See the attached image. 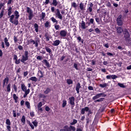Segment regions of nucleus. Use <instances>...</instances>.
<instances>
[{
    "label": "nucleus",
    "mask_w": 131,
    "mask_h": 131,
    "mask_svg": "<svg viewBox=\"0 0 131 131\" xmlns=\"http://www.w3.org/2000/svg\"><path fill=\"white\" fill-rule=\"evenodd\" d=\"M130 35H129V33L127 31V30L125 29L124 32V38H125V40L126 41H129L130 40Z\"/></svg>",
    "instance_id": "f257e3e1"
},
{
    "label": "nucleus",
    "mask_w": 131,
    "mask_h": 131,
    "mask_svg": "<svg viewBox=\"0 0 131 131\" xmlns=\"http://www.w3.org/2000/svg\"><path fill=\"white\" fill-rule=\"evenodd\" d=\"M117 24L118 26H122L123 25V19H122V15H120L117 19Z\"/></svg>",
    "instance_id": "f03ea898"
},
{
    "label": "nucleus",
    "mask_w": 131,
    "mask_h": 131,
    "mask_svg": "<svg viewBox=\"0 0 131 131\" xmlns=\"http://www.w3.org/2000/svg\"><path fill=\"white\" fill-rule=\"evenodd\" d=\"M27 12L29 14V20H32L33 18V11L29 7H27Z\"/></svg>",
    "instance_id": "7ed1b4c3"
},
{
    "label": "nucleus",
    "mask_w": 131,
    "mask_h": 131,
    "mask_svg": "<svg viewBox=\"0 0 131 131\" xmlns=\"http://www.w3.org/2000/svg\"><path fill=\"white\" fill-rule=\"evenodd\" d=\"M40 41L39 38H36V40H33L32 39H30V42H33V45H35V47L37 48L38 47V43Z\"/></svg>",
    "instance_id": "20e7f679"
},
{
    "label": "nucleus",
    "mask_w": 131,
    "mask_h": 131,
    "mask_svg": "<svg viewBox=\"0 0 131 131\" xmlns=\"http://www.w3.org/2000/svg\"><path fill=\"white\" fill-rule=\"evenodd\" d=\"M55 16H56V17H57V18L60 20H62L63 18V16H62V14H61V12H60L59 9H57L56 10Z\"/></svg>",
    "instance_id": "39448f33"
},
{
    "label": "nucleus",
    "mask_w": 131,
    "mask_h": 131,
    "mask_svg": "<svg viewBox=\"0 0 131 131\" xmlns=\"http://www.w3.org/2000/svg\"><path fill=\"white\" fill-rule=\"evenodd\" d=\"M69 103L70 104V105H71L72 106H74V105H75V98L73 96L70 97L69 98Z\"/></svg>",
    "instance_id": "423d86ee"
},
{
    "label": "nucleus",
    "mask_w": 131,
    "mask_h": 131,
    "mask_svg": "<svg viewBox=\"0 0 131 131\" xmlns=\"http://www.w3.org/2000/svg\"><path fill=\"white\" fill-rule=\"evenodd\" d=\"M59 35L61 37H66L67 36V31H65L64 30H61Z\"/></svg>",
    "instance_id": "0eeeda50"
},
{
    "label": "nucleus",
    "mask_w": 131,
    "mask_h": 131,
    "mask_svg": "<svg viewBox=\"0 0 131 131\" xmlns=\"http://www.w3.org/2000/svg\"><path fill=\"white\" fill-rule=\"evenodd\" d=\"M117 76L116 75H108L106 76V79H116L117 78Z\"/></svg>",
    "instance_id": "6e6552de"
},
{
    "label": "nucleus",
    "mask_w": 131,
    "mask_h": 131,
    "mask_svg": "<svg viewBox=\"0 0 131 131\" xmlns=\"http://www.w3.org/2000/svg\"><path fill=\"white\" fill-rule=\"evenodd\" d=\"M94 7V4L92 3L89 4V7L87 9V12H89L90 13H92L93 12V7Z\"/></svg>",
    "instance_id": "1a4fd4ad"
},
{
    "label": "nucleus",
    "mask_w": 131,
    "mask_h": 131,
    "mask_svg": "<svg viewBox=\"0 0 131 131\" xmlns=\"http://www.w3.org/2000/svg\"><path fill=\"white\" fill-rule=\"evenodd\" d=\"M81 88V85H80V83L78 82L76 85V91L77 92V94L79 93V90Z\"/></svg>",
    "instance_id": "9d476101"
},
{
    "label": "nucleus",
    "mask_w": 131,
    "mask_h": 131,
    "mask_svg": "<svg viewBox=\"0 0 131 131\" xmlns=\"http://www.w3.org/2000/svg\"><path fill=\"white\" fill-rule=\"evenodd\" d=\"M90 110V108L89 107H85V108H83L81 110V114H84L85 112H88Z\"/></svg>",
    "instance_id": "9b49d317"
},
{
    "label": "nucleus",
    "mask_w": 131,
    "mask_h": 131,
    "mask_svg": "<svg viewBox=\"0 0 131 131\" xmlns=\"http://www.w3.org/2000/svg\"><path fill=\"white\" fill-rule=\"evenodd\" d=\"M81 29H86V28H88V26H86V25H85V23L83 20L81 21Z\"/></svg>",
    "instance_id": "f8f14e48"
},
{
    "label": "nucleus",
    "mask_w": 131,
    "mask_h": 131,
    "mask_svg": "<svg viewBox=\"0 0 131 131\" xmlns=\"http://www.w3.org/2000/svg\"><path fill=\"white\" fill-rule=\"evenodd\" d=\"M42 62L45 64L47 68H50V67H51V64H50V62H48V60L47 59L43 60Z\"/></svg>",
    "instance_id": "ddd939ff"
},
{
    "label": "nucleus",
    "mask_w": 131,
    "mask_h": 131,
    "mask_svg": "<svg viewBox=\"0 0 131 131\" xmlns=\"http://www.w3.org/2000/svg\"><path fill=\"white\" fill-rule=\"evenodd\" d=\"M21 89L23 91V92H26L27 91V87L25 86V84L24 83H21Z\"/></svg>",
    "instance_id": "4468645a"
},
{
    "label": "nucleus",
    "mask_w": 131,
    "mask_h": 131,
    "mask_svg": "<svg viewBox=\"0 0 131 131\" xmlns=\"http://www.w3.org/2000/svg\"><path fill=\"white\" fill-rule=\"evenodd\" d=\"M116 29L117 30V33H122V31H123V30L122 29V28L117 27H116Z\"/></svg>",
    "instance_id": "2eb2a0df"
},
{
    "label": "nucleus",
    "mask_w": 131,
    "mask_h": 131,
    "mask_svg": "<svg viewBox=\"0 0 131 131\" xmlns=\"http://www.w3.org/2000/svg\"><path fill=\"white\" fill-rule=\"evenodd\" d=\"M60 42H61L60 40H56L54 41V43L52 44V46H54V47H57L59 46V45H60Z\"/></svg>",
    "instance_id": "dca6fc26"
},
{
    "label": "nucleus",
    "mask_w": 131,
    "mask_h": 131,
    "mask_svg": "<svg viewBox=\"0 0 131 131\" xmlns=\"http://www.w3.org/2000/svg\"><path fill=\"white\" fill-rule=\"evenodd\" d=\"M27 60H28V57L23 55L22 58L20 60V62H22V63H24V62H25V61H27Z\"/></svg>",
    "instance_id": "f3484780"
},
{
    "label": "nucleus",
    "mask_w": 131,
    "mask_h": 131,
    "mask_svg": "<svg viewBox=\"0 0 131 131\" xmlns=\"http://www.w3.org/2000/svg\"><path fill=\"white\" fill-rule=\"evenodd\" d=\"M4 41L6 47H7V48H9V47H10V43L9 42V39H8V38L5 37L4 39Z\"/></svg>",
    "instance_id": "a211bd4d"
},
{
    "label": "nucleus",
    "mask_w": 131,
    "mask_h": 131,
    "mask_svg": "<svg viewBox=\"0 0 131 131\" xmlns=\"http://www.w3.org/2000/svg\"><path fill=\"white\" fill-rule=\"evenodd\" d=\"M6 83H8V82H9V78L8 77H6L4 79V80H3V88H5V85H6Z\"/></svg>",
    "instance_id": "6ab92c4d"
},
{
    "label": "nucleus",
    "mask_w": 131,
    "mask_h": 131,
    "mask_svg": "<svg viewBox=\"0 0 131 131\" xmlns=\"http://www.w3.org/2000/svg\"><path fill=\"white\" fill-rule=\"evenodd\" d=\"M79 8L81 11H83V10H84V8H85V6H84V4H83V3H81L79 5Z\"/></svg>",
    "instance_id": "aec40b11"
},
{
    "label": "nucleus",
    "mask_w": 131,
    "mask_h": 131,
    "mask_svg": "<svg viewBox=\"0 0 131 131\" xmlns=\"http://www.w3.org/2000/svg\"><path fill=\"white\" fill-rule=\"evenodd\" d=\"M11 23L14 24V25H18L19 24V21H18V18H15L14 21L12 20V21H11Z\"/></svg>",
    "instance_id": "412c9836"
},
{
    "label": "nucleus",
    "mask_w": 131,
    "mask_h": 131,
    "mask_svg": "<svg viewBox=\"0 0 131 131\" xmlns=\"http://www.w3.org/2000/svg\"><path fill=\"white\" fill-rule=\"evenodd\" d=\"M30 93V89H28L26 92H25V94L24 95L23 97L24 98H26L27 97V95L29 94Z\"/></svg>",
    "instance_id": "4be33fe9"
},
{
    "label": "nucleus",
    "mask_w": 131,
    "mask_h": 131,
    "mask_svg": "<svg viewBox=\"0 0 131 131\" xmlns=\"http://www.w3.org/2000/svg\"><path fill=\"white\" fill-rule=\"evenodd\" d=\"M45 50L47 52V53H49V54H52V49H51L48 47L46 46L45 47Z\"/></svg>",
    "instance_id": "5701e85b"
},
{
    "label": "nucleus",
    "mask_w": 131,
    "mask_h": 131,
    "mask_svg": "<svg viewBox=\"0 0 131 131\" xmlns=\"http://www.w3.org/2000/svg\"><path fill=\"white\" fill-rule=\"evenodd\" d=\"M45 27L46 28H50L51 27V23H50L49 21H47L45 23Z\"/></svg>",
    "instance_id": "b1692460"
},
{
    "label": "nucleus",
    "mask_w": 131,
    "mask_h": 131,
    "mask_svg": "<svg viewBox=\"0 0 131 131\" xmlns=\"http://www.w3.org/2000/svg\"><path fill=\"white\" fill-rule=\"evenodd\" d=\"M21 121L23 124H25V123L26 122V118L25 117V116H23L22 118L21 119Z\"/></svg>",
    "instance_id": "393cba45"
},
{
    "label": "nucleus",
    "mask_w": 131,
    "mask_h": 131,
    "mask_svg": "<svg viewBox=\"0 0 131 131\" xmlns=\"http://www.w3.org/2000/svg\"><path fill=\"white\" fill-rule=\"evenodd\" d=\"M14 14L15 15V19H19V17H20V15H19V12L16 10L14 12Z\"/></svg>",
    "instance_id": "a878e982"
},
{
    "label": "nucleus",
    "mask_w": 131,
    "mask_h": 131,
    "mask_svg": "<svg viewBox=\"0 0 131 131\" xmlns=\"http://www.w3.org/2000/svg\"><path fill=\"white\" fill-rule=\"evenodd\" d=\"M29 80H32V81H35L36 82V81H37V78H36V77H32L29 78Z\"/></svg>",
    "instance_id": "bb28decb"
},
{
    "label": "nucleus",
    "mask_w": 131,
    "mask_h": 131,
    "mask_svg": "<svg viewBox=\"0 0 131 131\" xmlns=\"http://www.w3.org/2000/svg\"><path fill=\"white\" fill-rule=\"evenodd\" d=\"M7 92L10 93L11 92V83L8 84L7 86Z\"/></svg>",
    "instance_id": "cd10ccee"
},
{
    "label": "nucleus",
    "mask_w": 131,
    "mask_h": 131,
    "mask_svg": "<svg viewBox=\"0 0 131 131\" xmlns=\"http://www.w3.org/2000/svg\"><path fill=\"white\" fill-rule=\"evenodd\" d=\"M13 98L15 103H17V102H18V96H17V95L13 94Z\"/></svg>",
    "instance_id": "c85d7f7f"
},
{
    "label": "nucleus",
    "mask_w": 131,
    "mask_h": 131,
    "mask_svg": "<svg viewBox=\"0 0 131 131\" xmlns=\"http://www.w3.org/2000/svg\"><path fill=\"white\" fill-rule=\"evenodd\" d=\"M99 98H101L99 94H97L95 96L93 97V100H97V99H99Z\"/></svg>",
    "instance_id": "c756f323"
},
{
    "label": "nucleus",
    "mask_w": 131,
    "mask_h": 131,
    "mask_svg": "<svg viewBox=\"0 0 131 131\" xmlns=\"http://www.w3.org/2000/svg\"><path fill=\"white\" fill-rule=\"evenodd\" d=\"M94 18H91L89 20V23H88L89 25H91V24H93V25H95V24L94 23Z\"/></svg>",
    "instance_id": "7c9ffc66"
},
{
    "label": "nucleus",
    "mask_w": 131,
    "mask_h": 131,
    "mask_svg": "<svg viewBox=\"0 0 131 131\" xmlns=\"http://www.w3.org/2000/svg\"><path fill=\"white\" fill-rule=\"evenodd\" d=\"M62 107L64 108V107L66 106V105H67V101H66V100L63 99L62 101Z\"/></svg>",
    "instance_id": "2f4dec72"
},
{
    "label": "nucleus",
    "mask_w": 131,
    "mask_h": 131,
    "mask_svg": "<svg viewBox=\"0 0 131 131\" xmlns=\"http://www.w3.org/2000/svg\"><path fill=\"white\" fill-rule=\"evenodd\" d=\"M103 101H104V98H100L99 99L95 100L94 102L97 103L98 102H103Z\"/></svg>",
    "instance_id": "473e14b6"
},
{
    "label": "nucleus",
    "mask_w": 131,
    "mask_h": 131,
    "mask_svg": "<svg viewBox=\"0 0 131 131\" xmlns=\"http://www.w3.org/2000/svg\"><path fill=\"white\" fill-rule=\"evenodd\" d=\"M63 128L65 131H71V129L69 127V126L66 125L63 127Z\"/></svg>",
    "instance_id": "72a5a7b5"
},
{
    "label": "nucleus",
    "mask_w": 131,
    "mask_h": 131,
    "mask_svg": "<svg viewBox=\"0 0 131 131\" xmlns=\"http://www.w3.org/2000/svg\"><path fill=\"white\" fill-rule=\"evenodd\" d=\"M25 105L27 106V108H28V109H30V103H29V102L26 101Z\"/></svg>",
    "instance_id": "f704fd0d"
},
{
    "label": "nucleus",
    "mask_w": 131,
    "mask_h": 131,
    "mask_svg": "<svg viewBox=\"0 0 131 131\" xmlns=\"http://www.w3.org/2000/svg\"><path fill=\"white\" fill-rule=\"evenodd\" d=\"M34 28L36 32H38V25L37 24H34Z\"/></svg>",
    "instance_id": "c9c22d12"
},
{
    "label": "nucleus",
    "mask_w": 131,
    "mask_h": 131,
    "mask_svg": "<svg viewBox=\"0 0 131 131\" xmlns=\"http://www.w3.org/2000/svg\"><path fill=\"white\" fill-rule=\"evenodd\" d=\"M76 123H77V120L73 119V122L70 123V124L71 125H74V124H76Z\"/></svg>",
    "instance_id": "e433bc0d"
},
{
    "label": "nucleus",
    "mask_w": 131,
    "mask_h": 131,
    "mask_svg": "<svg viewBox=\"0 0 131 131\" xmlns=\"http://www.w3.org/2000/svg\"><path fill=\"white\" fill-rule=\"evenodd\" d=\"M52 5L55 7H57V5H58V2H57V0H53Z\"/></svg>",
    "instance_id": "4c0bfd02"
},
{
    "label": "nucleus",
    "mask_w": 131,
    "mask_h": 131,
    "mask_svg": "<svg viewBox=\"0 0 131 131\" xmlns=\"http://www.w3.org/2000/svg\"><path fill=\"white\" fill-rule=\"evenodd\" d=\"M32 123L35 127H36V126H37V124H38V122L36 120L32 122Z\"/></svg>",
    "instance_id": "58836bf2"
},
{
    "label": "nucleus",
    "mask_w": 131,
    "mask_h": 131,
    "mask_svg": "<svg viewBox=\"0 0 131 131\" xmlns=\"http://www.w3.org/2000/svg\"><path fill=\"white\" fill-rule=\"evenodd\" d=\"M50 92H51V89L50 88H47L46 91H44V94H48Z\"/></svg>",
    "instance_id": "ea45409f"
},
{
    "label": "nucleus",
    "mask_w": 131,
    "mask_h": 131,
    "mask_svg": "<svg viewBox=\"0 0 131 131\" xmlns=\"http://www.w3.org/2000/svg\"><path fill=\"white\" fill-rule=\"evenodd\" d=\"M118 85H119V86H120V88H122V89L125 88V85H124V84H123L122 83H118Z\"/></svg>",
    "instance_id": "a19ab883"
},
{
    "label": "nucleus",
    "mask_w": 131,
    "mask_h": 131,
    "mask_svg": "<svg viewBox=\"0 0 131 131\" xmlns=\"http://www.w3.org/2000/svg\"><path fill=\"white\" fill-rule=\"evenodd\" d=\"M69 127H70L71 130H72V131L76 130V128H75V127H74L72 125H70Z\"/></svg>",
    "instance_id": "79ce46f5"
},
{
    "label": "nucleus",
    "mask_w": 131,
    "mask_h": 131,
    "mask_svg": "<svg viewBox=\"0 0 131 131\" xmlns=\"http://www.w3.org/2000/svg\"><path fill=\"white\" fill-rule=\"evenodd\" d=\"M6 123L7 125H11V121L9 119L6 120Z\"/></svg>",
    "instance_id": "37998d69"
},
{
    "label": "nucleus",
    "mask_w": 131,
    "mask_h": 131,
    "mask_svg": "<svg viewBox=\"0 0 131 131\" xmlns=\"http://www.w3.org/2000/svg\"><path fill=\"white\" fill-rule=\"evenodd\" d=\"M67 83L68 84H72V83H73V81L72 80L69 79L67 80Z\"/></svg>",
    "instance_id": "c03bdc74"
},
{
    "label": "nucleus",
    "mask_w": 131,
    "mask_h": 131,
    "mask_svg": "<svg viewBox=\"0 0 131 131\" xmlns=\"http://www.w3.org/2000/svg\"><path fill=\"white\" fill-rule=\"evenodd\" d=\"M10 17V22H11V23L13 21V20H14V18H15V15H12Z\"/></svg>",
    "instance_id": "a18cd8bd"
},
{
    "label": "nucleus",
    "mask_w": 131,
    "mask_h": 131,
    "mask_svg": "<svg viewBox=\"0 0 131 131\" xmlns=\"http://www.w3.org/2000/svg\"><path fill=\"white\" fill-rule=\"evenodd\" d=\"M106 85H107V83H106L99 84V86H100V88H106Z\"/></svg>",
    "instance_id": "49530a36"
},
{
    "label": "nucleus",
    "mask_w": 131,
    "mask_h": 131,
    "mask_svg": "<svg viewBox=\"0 0 131 131\" xmlns=\"http://www.w3.org/2000/svg\"><path fill=\"white\" fill-rule=\"evenodd\" d=\"M99 96L101 98V97H106L107 95L106 94H105L104 93H99Z\"/></svg>",
    "instance_id": "de8ad7c7"
},
{
    "label": "nucleus",
    "mask_w": 131,
    "mask_h": 131,
    "mask_svg": "<svg viewBox=\"0 0 131 131\" xmlns=\"http://www.w3.org/2000/svg\"><path fill=\"white\" fill-rule=\"evenodd\" d=\"M39 98H43L45 99V98H46V96L44 94H40L39 95Z\"/></svg>",
    "instance_id": "09e8293b"
},
{
    "label": "nucleus",
    "mask_w": 131,
    "mask_h": 131,
    "mask_svg": "<svg viewBox=\"0 0 131 131\" xmlns=\"http://www.w3.org/2000/svg\"><path fill=\"white\" fill-rule=\"evenodd\" d=\"M45 17H46V13L42 12L41 13V19H45Z\"/></svg>",
    "instance_id": "8fccbe9b"
},
{
    "label": "nucleus",
    "mask_w": 131,
    "mask_h": 131,
    "mask_svg": "<svg viewBox=\"0 0 131 131\" xmlns=\"http://www.w3.org/2000/svg\"><path fill=\"white\" fill-rule=\"evenodd\" d=\"M95 31L96 32V33H100L101 31H100V29L99 28H97L95 29Z\"/></svg>",
    "instance_id": "3c124183"
},
{
    "label": "nucleus",
    "mask_w": 131,
    "mask_h": 131,
    "mask_svg": "<svg viewBox=\"0 0 131 131\" xmlns=\"http://www.w3.org/2000/svg\"><path fill=\"white\" fill-rule=\"evenodd\" d=\"M54 28H55L56 30H59V29L60 28V26L59 25H55L54 26Z\"/></svg>",
    "instance_id": "603ef678"
},
{
    "label": "nucleus",
    "mask_w": 131,
    "mask_h": 131,
    "mask_svg": "<svg viewBox=\"0 0 131 131\" xmlns=\"http://www.w3.org/2000/svg\"><path fill=\"white\" fill-rule=\"evenodd\" d=\"M29 124L30 126L31 127L32 129H34V126H33V125H32V123H31V122H29Z\"/></svg>",
    "instance_id": "864d4df0"
},
{
    "label": "nucleus",
    "mask_w": 131,
    "mask_h": 131,
    "mask_svg": "<svg viewBox=\"0 0 131 131\" xmlns=\"http://www.w3.org/2000/svg\"><path fill=\"white\" fill-rule=\"evenodd\" d=\"M42 106V102H40L38 104L37 107L38 108H40V107H41Z\"/></svg>",
    "instance_id": "5fc2aeb1"
},
{
    "label": "nucleus",
    "mask_w": 131,
    "mask_h": 131,
    "mask_svg": "<svg viewBox=\"0 0 131 131\" xmlns=\"http://www.w3.org/2000/svg\"><path fill=\"white\" fill-rule=\"evenodd\" d=\"M7 129H8V130L9 131H11V125H8L7 126Z\"/></svg>",
    "instance_id": "6e6d98bb"
},
{
    "label": "nucleus",
    "mask_w": 131,
    "mask_h": 131,
    "mask_svg": "<svg viewBox=\"0 0 131 131\" xmlns=\"http://www.w3.org/2000/svg\"><path fill=\"white\" fill-rule=\"evenodd\" d=\"M72 7H73V8H76V7H77V6H76V3L75 2H73L72 4Z\"/></svg>",
    "instance_id": "4d7b16f0"
},
{
    "label": "nucleus",
    "mask_w": 131,
    "mask_h": 131,
    "mask_svg": "<svg viewBox=\"0 0 131 131\" xmlns=\"http://www.w3.org/2000/svg\"><path fill=\"white\" fill-rule=\"evenodd\" d=\"M13 89L15 93H17V86L15 84H13Z\"/></svg>",
    "instance_id": "13d9d810"
},
{
    "label": "nucleus",
    "mask_w": 131,
    "mask_h": 131,
    "mask_svg": "<svg viewBox=\"0 0 131 131\" xmlns=\"http://www.w3.org/2000/svg\"><path fill=\"white\" fill-rule=\"evenodd\" d=\"M13 117H17V114L16 113V111H13Z\"/></svg>",
    "instance_id": "bf43d9fd"
},
{
    "label": "nucleus",
    "mask_w": 131,
    "mask_h": 131,
    "mask_svg": "<svg viewBox=\"0 0 131 131\" xmlns=\"http://www.w3.org/2000/svg\"><path fill=\"white\" fill-rule=\"evenodd\" d=\"M51 20L52 21V22L53 23H55V21H56L57 20L56 19V18H55V17H51Z\"/></svg>",
    "instance_id": "052dcab7"
},
{
    "label": "nucleus",
    "mask_w": 131,
    "mask_h": 131,
    "mask_svg": "<svg viewBox=\"0 0 131 131\" xmlns=\"http://www.w3.org/2000/svg\"><path fill=\"white\" fill-rule=\"evenodd\" d=\"M36 59H37V60H42V56H37Z\"/></svg>",
    "instance_id": "680f3d73"
},
{
    "label": "nucleus",
    "mask_w": 131,
    "mask_h": 131,
    "mask_svg": "<svg viewBox=\"0 0 131 131\" xmlns=\"http://www.w3.org/2000/svg\"><path fill=\"white\" fill-rule=\"evenodd\" d=\"M17 48L20 51L23 50V47H22V46H21V45H19Z\"/></svg>",
    "instance_id": "e2e57ef3"
},
{
    "label": "nucleus",
    "mask_w": 131,
    "mask_h": 131,
    "mask_svg": "<svg viewBox=\"0 0 131 131\" xmlns=\"http://www.w3.org/2000/svg\"><path fill=\"white\" fill-rule=\"evenodd\" d=\"M4 16V10H2L1 11V14H0V18H3V16Z\"/></svg>",
    "instance_id": "0e129e2a"
},
{
    "label": "nucleus",
    "mask_w": 131,
    "mask_h": 131,
    "mask_svg": "<svg viewBox=\"0 0 131 131\" xmlns=\"http://www.w3.org/2000/svg\"><path fill=\"white\" fill-rule=\"evenodd\" d=\"M46 41H50V36H46Z\"/></svg>",
    "instance_id": "69168bd1"
},
{
    "label": "nucleus",
    "mask_w": 131,
    "mask_h": 131,
    "mask_svg": "<svg viewBox=\"0 0 131 131\" xmlns=\"http://www.w3.org/2000/svg\"><path fill=\"white\" fill-rule=\"evenodd\" d=\"M14 42H17V41H18V39L17 38V37H16L15 36H14Z\"/></svg>",
    "instance_id": "338daca9"
},
{
    "label": "nucleus",
    "mask_w": 131,
    "mask_h": 131,
    "mask_svg": "<svg viewBox=\"0 0 131 131\" xmlns=\"http://www.w3.org/2000/svg\"><path fill=\"white\" fill-rule=\"evenodd\" d=\"M25 56L28 57V51L25 52Z\"/></svg>",
    "instance_id": "774afa93"
}]
</instances>
